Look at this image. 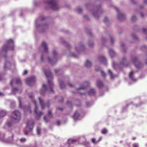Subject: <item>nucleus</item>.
<instances>
[{
	"instance_id": "1",
	"label": "nucleus",
	"mask_w": 147,
	"mask_h": 147,
	"mask_svg": "<svg viewBox=\"0 0 147 147\" xmlns=\"http://www.w3.org/2000/svg\"><path fill=\"white\" fill-rule=\"evenodd\" d=\"M20 113L18 111H15L11 115V119L15 122L19 121L20 119Z\"/></svg>"
},
{
	"instance_id": "2",
	"label": "nucleus",
	"mask_w": 147,
	"mask_h": 147,
	"mask_svg": "<svg viewBox=\"0 0 147 147\" xmlns=\"http://www.w3.org/2000/svg\"><path fill=\"white\" fill-rule=\"evenodd\" d=\"M33 124L34 123L32 120L28 122L26 129L24 131L25 134L28 135V132L32 130L33 128Z\"/></svg>"
},
{
	"instance_id": "3",
	"label": "nucleus",
	"mask_w": 147,
	"mask_h": 147,
	"mask_svg": "<svg viewBox=\"0 0 147 147\" xmlns=\"http://www.w3.org/2000/svg\"><path fill=\"white\" fill-rule=\"evenodd\" d=\"M33 96L32 94H31V95L30 96V97L32 98V99L33 100V102H34L35 106V108L34 109V112L35 114L36 115V118L37 119H39L40 117V116L42 115L43 114V113L42 112H40L39 113L38 112V107L37 105L36 104V102L35 100H33Z\"/></svg>"
},
{
	"instance_id": "4",
	"label": "nucleus",
	"mask_w": 147,
	"mask_h": 147,
	"mask_svg": "<svg viewBox=\"0 0 147 147\" xmlns=\"http://www.w3.org/2000/svg\"><path fill=\"white\" fill-rule=\"evenodd\" d=\"M47 3L50 5L54 10H57L59 9L58 4L56 0H49L47 2Z\"/></svg>"
},
{
	"instance_id": "5",
	"label": "nucleus",
	"mask_w": 147,
	"mask_h": 147,
	"mask_svg": "<svg viewBox=\"0 0 147 147\" xmlns=\"http://www.w3.org/2000/svg\"><path fill=\"white\" fill-rule=\"evenodd\" d=\"M36 80L35 77L32 76L27 78L26 79V82L28 85L31 86L35 84Z\"/></svg>"
},
{
	"instance_id": "6",
	"label": "nucleus",
	"mask_w": 147,
	"mask_h": 147,
	"mask_svg": "<svg viewBox=\"0 0 147 147\" xmlns=\"http://www.w3.org/2000/svg\"><path fill=\"white\" fill-rule=\"evenodd\" d=\"M132 61L137 68H140L142 67V64L138 61L136 57H135L133 58L132 59Z\"/></svg>"
},
{
	"instance_id": "7",
	"label": "nucleus",
	"mask_w": 147,
	"mask_h": 147,
	"mask_svg": "<svg viewBox=\"0 0 147 147\" xmlns=\"http://www.w3.org/2000/svg\"><path fill=\"white\" fill-rule=\"evenodd\" d=\"M53 55L54 56V58L53 59H51L49 57H48V60L49 61V62H50L53 65H54L56 63V61L55 63H54L53 61H54L55 60H56L55 57H56V55H57V53L56 51H54L53 52Z\"/></svg>"
},
{
	"instance_id": "8",
	"label": "nucleus",
	"mask_w": 147,
	"mask_h": 147,
	"mask_svg": "<svg viewBox=\"0 0 147 147\" xmlns=\"http://www.w3.org/2000/svg\"><path fill=\"white\" fill-rule=\"evenodd\" d=\"M47 116V117L45 116L44 117V119L46 122H48L49 119L52 117V114L51 111H49Z\"/></svg>"
},
{
	"instance_id": "9",
	"label": "nucleus",
	"mask_w": 147,
	"mask_h": 147,
	"mask_svg": "<svg viewBox=\"0 0 147 147\" xmlns=\"http://www.w3.org/2000/svg\"><path fill=\"white\" fill-rule=\"evenodd\" d=\"M73 118L75 120L80 119L81 117L80 115L78 113L77 111H76L73 116Z\"/></svg>"
},
{
	"instance_id": "10",
	"label": "nucleus",
	"mask_w": 147,
	"mask_h": 147,
	"mask_svg": "<svg viewBox=\"0 0 147 147\" xmlns=\"http://www.w3.org/2000/svg\"><path fill=\"white\" fill-rule=\"evenodd\" d=\"M41 47H42L44 49L45 51H47L48 50L47 44L44 41L42 42L41 45Z\"/></svg>"
},
{
	"instance_id": "11",
	"label": "nucleus",
	"mask_w": 147,
	"mask_h": 147,
	"mask_svg": "<svg viewBox=\"0 0 147 147\" xmlns=\"http://www.w3.org/2000/svg\"><path fill=\"white\" fill-rule=\"evenodd\" d=\"M24 112L25 113H31V110L30 107L26 106L24 108Z\"/></svg>"
},
{
	"instance_id": "12",
	"label": "nucleus",
	"mask_w": 147,
	"mask_h": 147,
	"mask_svg": "<svg viewBox=\"0 0 147 147\" xmlns=\"http://www.w3.org/2000/svg\"><path fill=\"white\" fill-rule=\"evenodd\" d=\"M45 75L47 78L52 77V74L50 71H45Z\"/></svg>"
},
{
	"instance_id": "13",
	"label": "nucleus",
	"mask_w": 147,
	"mask_h": 147,
	"mask_svg": "<svg viewBox=\"0 0 147 147\" xmlns=\"http://www.w3.org/2000/svg\"><path fill=\"white\" fill-rule=\"evenodd\" d=\"M99 59V61L102 63H106L107 62L106 59L104 57H100Z\"/></svg>"
},
{
	"instance_id": "14",
	"label": "nucleus",
	"mask_w": 147,
	"mask_h": 147,
	"mask_svg": "<svg viewBox=\"0 0 147 147\" xmlns=\"http://www.w3.org/2000/svg\"><path fill=\"white\" fill-rule=\"evenodd\" d=\"M97 85L99 88H101L103 86V84L100 80H98L97 82Z\"/></svg>"
},
{
	"instance_id": "15",
	"label": "nucleus",
	"mask_w": 147,
	"mask_h": 147,
	"mask_svg": "<svg viewBox=\"0 0 147 147\" xmlns=\"http://www.w3.org/2000/svg\"><path fill=\"white\" fill-rule=\"evenodd\" d=\"M4 135L3 134H0V140L3 142H10V141H7L6 140H5L4 138Z\"/></svg>"
},
{
	"instance_id": "16",
	"label": "nucleus",
	"mask_w": 147,
	"mask_h": 147,
	"mask_svg": "<svg viewBox=\"0 0 147 147\" xmlns=\"http://www.w3.org/2000/svg\"><path fill=\"white\" fill-rule=\"evenodd\" d=\"M38 99L40 101V103L41 105L42 109H44L45 107V105L42 100H41L40 98L39 97Z\"/></svg>"
},
{
	"instance_id": "17",
	"label": "nucleus",
	"mask_w": 147,
	"mask_h": 147,
	"mask_svg": "<svg viewBox=\"0 0 147 147\" xmlns=\"http://www.w3.org/2000/svg\"><path fill=\"white\" fill-rule=\"evenodd\" d=\"M109 53L111 57H114L115 55V53L113 49H110L109 51Z\"/></svg>"
},
{
	"instance_id": "18",
	"label": "nucleus",
	"mask_w": 147,
	"mask_h": 147,
	"mask_svg": "<svg viewBox=\"0 0 147 147\" xmlns=\"http://www.w3.org/2000/svg\"><path fill=\"white\" fill-rule=\"evenodd\" d=\"M6 114L5 111L1 110L0 111V117H4Z\"/></svg>"
},
{
	"instance_id": "19",
	"label": "nucleus",
	"mask_w": 147,
	"mask_h": 147,
	"mask_svg": "<svg viewBox=\"0 0 147 147\" xmlns=\"http://www.w3.org/2000/svg\"><path fill=\"white\" fill-rule=\"evenodd\" d=\"M118 18L120 20L124 18L125 16L122 13H119L118 15Z\"/></svg>"
},
{
	"instance_id": "20",
	"label": "nucleus",
	"mask_w": 147,
	"mask_h": 147,
	"mask_svg": "<svg viewBox=\"0 0 147 147\" xmlns=\"http://www.w3.org/2000/svg\"><path fill=\"white\" fill-rule=\"evenodd\" d=\"M92 65L91 63L88 60H87L86 63L85 64V66L87 67H89L91 66Z\"/></svg>"
},
{
	"instance_id": "21",
	"label": "nucleus",
	"mask_w": 147,
	"mask_h": 147,
	"mask_svg": "<svg viewBox=\"0 0 147 147\" xmlns=\"http://www.w3.org/2000/svg\"><path fill=\"white\" fill-rule=\"evenodd\" d=\"M59 85L60 87L62 89H63L65 87V85L62 81H59Z\"/></svg>"
},
{
	"instance_id": "22",
	"label": "nucleus",
	"mask_w": 147,
	"mask_h": 147,
	"mask_svg": "<svg viewBox=\"0 0 147 147\" xmlns=\"http://www.w3.org/2000/svg\"><path fill=\"white\" fill-rule=\"evenodd\" d=\"M11 65V64L8 61H6L4 65V67L5 68H6L7 67L10 66Z\"/></svg>"
},
{
	"instance_id": "23",
	"label": "nucleus",
	"mask_w": 147,
	"mask_h": 147,
	"mask_svg": "<svg viewBox=\"0 0 147 147\" xmlns=\"http://www.w3.org/2000/svg\"><path fill=\"white\" fill-rule=\"evenodd\" d=\"M16 83L17 84H21L20 79L19 78H17L16 79Z\"/></svg>"
},
{
	"instance_id": "24",
	"label": "nucleus",
	"mask_w": 147,
	"mask_h": 147,
	"mask_svg": "<svg viewBox=\"0 0 147 147\" xmlns=\"http://www.w3.org/2000/svg\"><path fill=\"white\" fill-rule=\"evenodd\" d=\"M42 92H45L47 90V88L46 85L45 84H43L42 85Z\"/></svg>"
},
{
	"instance_id": "25",
	"label": "nucleus",
	"mask_w": 147,
	"mask_h": 147,
	"mask_svg": "<svg viewBox=\"0 0 147 147\" xmlns=\"http://www.w3.org/2000/svg\"><path fill=\"white\" fill-rule=\"evenodd\" d=\"M37 132L38 134L39 135H40V132H41V128L39 127H38L37 128Z\"/></svg>"
},
{
	"instance_id": "26",
	"label": "nucleus",
	"mask_w": 147,
	"mask_h": 147,
	"mask_svg": "<svg viewBox=\"0 0 147 147\" xmlns=\"http://www.w3.org/2000/svg\"><path fill=\"white\" fill-rule=\"evenodd\" d=\"M8 49V47L7 46L5 45L3 46L2 48V50L3 51H6Z\"/></svg>"
},
{
	"instance_id": "27",
	"label": "nucleus",
	"mask_w": 147,
	"mask_h": 147,
	"mask_svg": "<svg viewBox=\"0 0 147 147\" xmlns=\"http://www.w3.org/2000/svg\"><path fill=\"white\" fill-rule=\"evenodd\" d=\"M126 59L125 58V57H124L123 58V59H122V61L121 62V63L123 65V66H124L125 65V63L126 62Z\"/></svg>"
},
{
	"instance_id": "28",
	"label": "nucleus",
	"mask_w": 147,
	"mask_h": 147,
	"mask_svg": "<svg viewBox=\"0 0 147 147\" xmlns=\"http://www.w3.org/2000/svg\"><path fill=\"white\" fill-rule=\"evenodd\" d=\"M134 73V72L133 71H131L130 73H129V76L130 78L132 79H133V74Z\"/></svg>"
},
{
	"instance_id": "29",
	"label": "nucleus",
	"mask_w": 147,
	"mask_h": 147,
	"mask_svg": "<svg viewBox=\"0 0 147 147\" xmlns=\"http://www.w3.org/2000/svg\"><path fill=\"white\" fill-rule=\"evenodd\" d=\"M12 124V122L11 121H8L7 123V125L8 127L10 126Z\"/></svg>"
},
{
	"instance_id": "30",
	"label": "nucleus",
	"mask_w": 147,
	"mask_h": 147,
	"mask_svg": "<svg viewBox=\"0 0 147 147\" xmlns=\"http://www.w3.org/2000/svg\"><path fill=\"white\" fill-rule=\"evenodd\" d=\"M86 88V86H84L83 87H81L79 88H76L77 90H84Z\"/></svg>"
},
{
	"instance_id": "31",
	"label": "nucleus",
	"mask_w": 147,
	"mask_h": 147,
	"mask_svg": "<svg viewBox=\"0 0 147 147\" xmlns=\"http://www.w3.org/2000/svg\"><path fill=\"white\" fill-rule=\"evenodd\" d=\"M18 100L19 102V107L20 108H21V99L20 97H18Z\"/></svg>"
},
{
	"instance_id": "32",
	"label": "nucleus",
	"mask_w": 147,
	"mask_h": 147,
	"mask_svg": "<svg viewBox=\"0 0 147 147\" xmlns=\"http://www.w3.org/2000/svg\"><path fill=\"white\" fill-rule=\"evenodd\" d=\"M92 142L94 144H96L98 142V141H96L95 139L94 138H92Z\"/></svg>"
},
{
	"instance_id": "33",
	"label": "nucleus",
	"mask_w": 147,
	"mask_h": 147,
	"mask_svg": "<svg viewBox=\"0 0 147 147\" xmlns=\"http://www.w3.org/2000/svg\"><path fill=\"white\" fill-rule=\"evenodd\" d=\"M20 141L22 142H24L26 141V139L25 138H21L20 139Z\"/></svg>"
},
{
	"instance_id": "34",
	"label": "nucleus",
	"mask_w": 147,
	"mask_h": 147,
	"mask_svg": "<svg viewBox=\"0 0 147 147\" xmlns=\"http://www.w3.org/2000/svg\"><path fill=\"white\" fill-rule=\"evenodd\" d=\"M48 82L50 85L52 86L53 84L52 81L50 80L49 79H48Z\"/></svg>"
},
{
	"instance_id": "35",
	"label": "nucleus",
	"mask_w": 147,
	"mask_h": 147,
	"mask_svg": "<svg viewBox=\"0 0 147 147\" xmlns=\"http://www.w3.org/2000/svg\"><path fill=\"white\" fill-rule=\"evenodd\" d=\"M107 129H102V133L103 134H105L106 133H107Z\"/></svg>"
},
{
	"instance_id": "36",
	"label": "nucleus",
	"mask_w": 147,
	"mask_h": 147,
	"mask_svg": "<svg viewBox=\"0 0 147 147\" xmlns=\"http://www.w3.org/2000/svg\"><path fill=\"white\" fill-rule=\"evenodd\" d=\"M109 73L111 74V77L112 78H113V73H112L111 71L110 70H109Z\"/></svg>"
},
{
	"instance_id": "37",
	"label": "nucleus",
	"mask_w": 147,
	"mask_h": 147,
	"mask_svg": "<svg viewBox=\"0 0 147 147\" xmlns=\"http://www.w3.org/2000/svg\"><path fill=\"white\" fill-rule=\"evenodd\" d=\"M136 19V17L135 16H133L131 18V20L132 21H135Z\"/></svg>"
},
{
	"instance_id": "38",
	"label": "nucleus",
	"mask_w": 147,
	"mask_h": 147,
	"mask_svg": "<svg viewBox=\"0 0 147 147\" xmlns=\"http://www.w3.org/2000/svg\"><path fill=\"white\" fill-rule=\"evenodd\" d=\"M101 73L102 76L103 77H105L106 76V74L103 71H101Z\"/></svg>"
},
{
	"instance_id": "39",
	"label": "nucleus",
	"mask_w": 147,
	"mask_h": 147,
	"mask_svg": "<svg viewBox=\"0 0 147 147\" xmlns=\"http://www.w3.org/2000/svg\"><path fill=\"white\" fill-rule=\"evenodd\" d=\"M12 90L13 92H16L17 91H18V89L17 88H14L12 89Z\"/></svg>"
},
{
	"instance_id": "40",
	"label": "nucleus",
	"mask_w": 147,
	"mask_h": 147,
	"mask_svg": "<svg viewBox=\"0 0 147 147\" xmlns=\"http://www.w3.org/2000/svg\"><path fill=\"white\" fill-rule=\"evenodd\" d=\"M88 44L90 47H92L93 45V43L92 41H89Z\"/></svg>"
},
{
	"instance_id": "41",
	"label": "nucleus",
	"mask_w": 147,
	"mask_h": 147,
	"mask_svg": "<svg viewBox=\"0 0 147 147\" xmlns=\"http://www.w3.org/2000/svg\"><path fill=\"white\" fill-rule=\"evenodd\" d=\"M82 11V9L80 8H78L77 9V11L79 13L81 12Z\"/></svg>"
},
{
	"instance_id": "42",
	"label": "nucleus",
	"mask_w": 147,
	"mask_h": 147,
	"mask_svg": "<svg viewBox=\"0 0 147 147\" xmlns=\"http://www.w3.org/2000/svg\"><path fill=\"white\" fill-rule=\"evenodd\" d=\"M88 95L89 96H92V95H94L95 94V92H88Z\"/></svg>"
},
{
	"instance_id": "43",
	"label": "nucleus",
	"mask_w": 147,
	"mask_h": 147,
	"mask_svg": "<svg viewBox=\"0 0 147 147\" xmlns=\"http://www.w3.org/2000/svg\"><path fill=\"white\" fill-rule=\"evenodd\" d=\"M110 38H111V44H113V43L114 42V40L113 39V38L111 37Z\"/></svg>"
},
{
	"instance_id": "44",
	"label": "nucleus",
	"mask_w": 147,
	"mask_h": 147,
	"mask_svg": "<svg viewBox=\"0 0 147 147\" xmlns=\"http://www.w3.org/2000/svg\"><path fill=\"white\" fill-rule=\"evenodd\" d=\"M133 147H138V145L137 144L134 143L133 144Z\"/></svg>"
},
{
	"instance_id": "45",
	"label": "nucleus",
	"mask_w": 147,
	"mask_h": 147,
	"mask_svg": "<svg viewBox=\"0 0 147 147\" xmlns=\"http://www.w3.org/2000/svg\"><path fill=\"white\" fill-rule=\"evenodd\" d=\"M10 42H11L12 44H13V42L11 39H10L8 41V43H9Z\"/></svg>"
},
{
	"instance_id": "46",
	"label": "nucleus",
	"mask_w": 147,
	"mask_h": 147,
	"mask_svg": "<svg viewBox=\"0 0 147 147\" xmlns=\"http://www.w3.org/2000/svg\"><path fill=\"white\" fill-rule=\"evenodd\" d=\"M143 32L144 33H146L147 32V29L143 28Z\"/></svg>"
},
{
	"instance_id": "47",
	"label": "nucleus",
	"mask_w": 147,
	"mask_h": 147,
	"mask_svg": "<svg viewBox=\"0 0 147 147\" xmlns=\"http://www.w3.org/2000/svg\"><path fill=\"white\" fill-rule=\"evenodd\" d=\"M108 21V19L107 18V17H105V19H104V22H107Z\"/></svg>"
},
{
	"instance_id": "48",
	"label": "nucleus",
	"mask_w": 147,
	"mask_h": 147,
	"mask_svg": "<svg viewBox=\"0 0 147 147\" xmlns=\"http://www.w3.org/2000/svg\"><path fill=\"white\" fill-rule=\"evenodd\" d=\"M28 73V71L27 70H24V72H23V74L24 75H26V74Z\"/></svg>"
},
{
	"instance_id": "49",
	"label": "nucleus",
	"mask_w": 147,
	"mask_h": 147,
	"mask_svg": "<svg viewBox=\"0 0 147 147\" xmlns=\"http://www.w3.org/2000/svg\"><path fill=\"white\" fill-rule=\"evenodd\" d=\"M90 92H95V90L94 89H92L90 90Z\"/></svg>"
},
{
	"instance_id": "50",
	"label": "nucleus",
	"mask_w": 147,
	"mask_h": 147,
	"mask_svg": "<svg viewBox=\"0 0 147 147\" xmlns=\"http://www.w3.org/2000/svg\"><path fill=\"white\" fill-rule=\"evenodd\" d=\"M68 85L71 87H74V86L73 85L71 84H70V83H68Z\"/></svg>"
},
{
	"instance_id": "51",
	"label": "nucleus",
	"mask_w": 147,
	"mask_h": 147,
	"mask_svg": "<svg viewBox=\"0 0 147 147\" xmlns=\"http://www.w3.org/2000/svg\"><path fill=\"white\" fill-rule=\"evenodd\" d=\"M50 90L51 92H54V90H53V88L52 87H51L50 88Z\"/></svg>"
},
{
	"instance_id": "52",
	"label": "nucleus",
	"mask_w": 147,
	"mask_h": 147,
	"mask_svg": "<svg viewBox=\"0 0 147 147\" xmlns=\"http://www.w3.org/2000/svg\"><path fill=\"white\" fill-rule=\"evenodd\" d=\"M4 96L3 92H0V96Z\"/></svg>"
},
{
	"instance_id": "53",
	"label": "nucleus",
	"mask_w": 147,
	"mask_h": 147,
	"mask_svg": "<svg viewBox=\"0 0 147 147\" xmlns=\"http://www.w3.org/2000/svg\"><path fill=\"white\" fill-rule=\"evenodd\" d=\"M13 82V80H11L10 82V84L12 86V83Z\"/></svg>"
},
{
	"instance_id": "54",
	"label": "nucleus",
	"mask_w": 147,
	"mask_h": 147,
	"mask_svg": "<svg viewBox=\"0 0 147 147\" xmlns=\"http://www.w3.org/2000/svg\"><path fill=\"white\" fill-rule=\"evenodd\" d=\"M81 46V49H82L83 48L84 45H82V44H81L80 45Z\"/></svg>"
},
{
	"instance_id": "55",
	"label": "nucleus",
	"mask_w": 147,
	"mask_h": 147,
	"mask_svg": "<svg viewBox=\"0 0 147 147\" xmlns=\"http://www.w3.org/2000/svg\"><path fill=\"white\" fill-rule=\"evenodd\" d=\"M57 124L58 126L60 125V121L59 120L57 121Z\"/></svg>"
},
{
	"instance_id": "56",
	"label": "nucleus",
	"mask_w": 147,
	"mask_h": 147,
	"mask_svg": "<svg viewBox=\"0 0 147 147\" xmlns=\"http://www.w3.org/2000/svg\"><path fill=\"white\" fill-rule=\"evenodd\" d=\"M41 61H43V56L42 55L41 56Z\"/></svg>"
},
{
	"instance_id": "57",
	"label": "nucleus",
	"mask_w": 147,
	"mask_h": 147,
	"mask_svg": "<svg viewBox=\"0 0 147 147\" xmlns=\"http://www.w3.org/2000/svg\"><path fill=\"white\" fill-rule=\"evenodd\" d=\"M131 0V2L132 3H133L134 4H136V2H135L133 0Z\"/></svg>"
},
{
	"instance_id": "58",
	"label": "nucleus",
	"mask_w": 147,
	"mask_h": 147,
	"mask_svg": "<svg viewBox=\"0 0 147 147\" xmlns=\"http://www.w3.org/2000/svg\"><path fill=\"white\" fill-rule=\"evenodd\" d=\"M55 72L56 73H57L58 71H59V70H57V69H55Z\"/></svg>"
},
{
	"instance_id": "59",
	"label": "nucleus",
	"mask_w": 147,
	"mask_h": 147,
	"mask_svg": "<svg viewBox=\"0 0 147 147\" xmlns=\"http://www.w3.org/2000/svg\"><path fill=\"white\" fill-rule=\"evenodd\" d=\"M84 84L85 85H87V86H88V82H84Z\"/></svg>"
},
{
	"instance_id": "60",
	"label": "nucleus",
	"mask_w": 147,
	"mask_h": 147,
	"mask_svg": "<svg viewBox=\"0 0 147 147\" xmlns=\"http://www.w3.org/2000/svg\"><path fill=\"white\" fill-rule=\"evenodd\" d=\"M132 37L134 38H137V37L134 35H132Z\"/></svg>"
},
{
	"instance_id": "61",
	"label": "nucleus",
	"mask_w": 147,
	"mask_h": 147,
	"mask_svg": "<svg viewBox=\"0 0 147 147\" xmlns=\"http://www.w3.org/2000/svg\"><path fill=\"white\" fill-rule=\"evenodd\" d=\"M72 56H73V57H76V55H75V54H74L73 53H72Z\"/></svg>"
},
{
	"instance_id": "62",
	"label": "nucleus",
	"mask_w": 147,
	"mask_h": 147,
	"mask_svg": "<svg viewBox=\"0 0 147 147\" xmlns=\"http://www.w3.org/2000/svg\"><path fill=\"white\" fill-rule=\"evenodd\" d=\"M57 109L59 110H60L61 111H62L63 110L62 109L60 108H58Z\"/></svg>"
},
{
	"instance_id": "63",
	"label": "nucleus",
	"mask_w": 147,
	"mask_h": 147,
	"mask_svg": "<svg viewBox=\"0 0 147 147\" xmlns=\"http://www.w3.org/2000/svg\"><path fill=\"white\" fill-rule=\"evenodd\" d=\"M101 139H102V138L101 137H100L99 138L98 140V141L97 142H98L99 141H100L101 140Z\"/></svg>"
},
{
	"instance_id": "64",
	"label": "nucleus",
	"mask_w": 147,
	"mask_h": 147,
	"mask_svg": "<svg viewBox=\"0 0 147 147\" xmlns=\"http://www.w3.org/2000/svg\"><path fill=\"white\" fill-rule=\"evenodd\" d=\"M144 2H145V3L146 4H147V0H145L144 1Z\"/></svg>"
}]
</instances>
